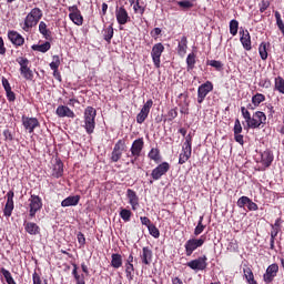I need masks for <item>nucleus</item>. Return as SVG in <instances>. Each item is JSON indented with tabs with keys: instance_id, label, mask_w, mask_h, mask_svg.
I'll list each match as a JSON object with an SVG mask.
<instances>
[{
	"instance_id": "1",
	"label": "nucleus",
	"mask_w": 284,
	"mask_h": 284,
	"mask_svg": "<svg viewBox=\"0 0 284 284\" xmlns=\"http://www.w3.org/2000/svg\"><path fill=\"white\" fill-rule=\"evenodd\" d=\"M83 119V128L87 134H94V129L97 128V109L87 106Z\"/></svg>"
},
{
	"instance_id": "2",
	"label": "nucleus",
	"mask_w": 284,
	"mask_h": 284,
	"mask_svg": "<svg viewBox=\"0 0 284 284\" xmlns=\"http://www.w3.org/2000/svg\"><path fill=\"white\" fill-rule=\"evenodd\" d=\"M41 17H43V11L39 8H33L26 17L22 30L24 32H30V30L41 21Z\"/></svg>"
},
{
	"instance_id": "3",
	"label": "nucleus",
	"mask_w": 284,
	"mask_h": 284,
	"mask_svg": "<svg viewBox=\"0 0 284 284\" xmlns=\"http://www.w3.org/2000/svg\"><path fill=\"white\" fill-rule=\"evenodd\" d=\"M205 241H207V235L203 234L199 239L191 237L184 243V252L185 256H192L199 247H203L205 245Z\"/></svg>"
},
{
	"instance_id": "4",
	"label": "nucleus",
	"mask_w": 284,
	"mask_h": 284,
	"mask_svg": "<svg viewBox=\"0 0 284 284\" xmlns=\"http://www.w3.org/2000/svg\"><path fill=\"white\" fill-rule=\"evenodd\" d=\"M143 148H145V141L143 140V138H139L133 141V143L130 148L131 154L126 155L128 159H131L130 163L132 165H134V163H136V161H139L142 152H143Z\"/></svg>"
},
{
	"instance_id": "5",
	"label": "nucleus",
	"mask_w": 284,
	"mask_h": 284,
	"mask_svg": "<svg viewBox=\"0 0 284 284\" xmlns=\"http://www.w3.org/2000/svg\"><path fill=\"white\" fill-rule=\"evenodd\" d=\"M192 158V135L185 136V141L182 145V151L179 155V165H184Z\"/></svg>"
},
{
	"instance_id": "6",
	"label": "nucleus",
	"mask_w": 284,
	"mask_h": 284,
	"mask_svg": "<svg viewBox=\"0 0 284 284\" xmlns=\"http://www.w3.org/2000/svg\"><path fill=\"white\" fill-rule=\"evenodd\" d=\"M170 172V163L162 162L151 172L152 180L149 181V185H153L154 181H161Z\"/></svg>"
},
{
	"instance_id": "7",
	"label": "nucleus",
	"mask_w": 284,
	"mask_h": 284,
	"mask_svg": "<svg viewBox=\"0 0 284 284\" xmlns=\"http://www.w3.org/2000/svg\"><path fill=\"white\" fill-rule=\"evenodd\" d=\"M29 216L30 219H34L37 216V212H41L43 207V200L41 196L32 194L29 197Z\"/></svg>"
},
{
	"instance_id": "8",
	"label": "nucleus",
	"mask_w": 284,
	"mask_h": 284,
	"mask_svg": "<svg viewBox=\"0 0 284 284\" xmlns=\"http://www.w3.org/2000/svg\"><path fill=\"white\" fill-rule=\"evenodd\" d=\"M267 123V115L263 111H256L253 113L247 128L251 130H256L257 128H263Z\"/></svg>"
},
{
	"instance_id": "9",
	"label": "nucleus",
	"mask_w": 284,
	"mask_h": 284,
	"mask_svg": "<svg viewBox=\"0 0 284 284\" xmlns=\"http://www.w3.org/2000/svg\"><path fill=\"white\" fill-rule=\"evenodd\" d=\"M214 90V83L206 81L197 88V103L201 105L205 101L207 94Z\"/></svg>"
},
{
	"instance_id": "10",
	"label": "nucleus",
	"mask_w": 284,
	"mask_h": 284,
	"mask_svg": "<svg viewBox=\"0 0 284 284\" xmlns=\"http://www.w3.org/2000/svg\"><path fill=\"white\" fill-rule=\"evenodd\" d=\"M187 267L190 270L203 272L204 270H207V255H202L195 260H192L186 263Z\"/></svg>"
},
{
	"instance_id": "11",
	"label": "nucleus",
	"mask_w": 284,
	"mask_h": 284,
	"mask_svg": "<svg viewBox=\"0 0 284 284\" xmlns=\"http://www.w3.org/2000/svg\"><path fill=\"white\" fill-rule=\"evenodd\" d=\"M260 163L262 165L260 171L265 172L267 168H271L272 163H274V152L270 149H266L264 152H262Z\"/></svg>"
},
{
	"instance_id": "12",
	"label": "nucleus",
	"mask_w": 284,
	"mask_h": 284,
	"mask_svg": "<svg viewBox=\"0 0 284 284\" xmlns=\"http://www.w3.org/2000/svg\"><path fill=\"white\" fill-rule=\"evenodd\" d=\"M154 105V101L152 99L148 100L144 105L142 106L141 111L136 115V123L140 125L145 123V119L150 115V110H152V106Z\"/></svg>"
},
{
	"instance_id": "13",
	"label": "nucleus",
	"mask_w": 284,
	"mask_h": 284,
	"mask_svg": "<svg viewBox=\"0 0 284 284\" xmlns=\"http://www.w3.org/2000/svg\"><path fill=\"white\" fill-rule=\"evenodd\" d=\"M164 50H165V47L161 42L155 43L153 45L152 51H151V57H152V60H153V63H154L155 68H160V65H161V54H163Z\"/></svg>"
},
{
	"instance_id": "14",
	"label": "nucleus",
	"mask_w": 284,
	"mask_h": 284,
	"mask_svg": "<svg viewBox=\"0 0 284 284\" xmlns=\"http://www.w3.org/2000/svg\"><path fill=\"white\" fill-rule=\"evenodd\" d=\"M278 276V264L273 263L267 266L265 274L263 275V281L266 284L273 283L274 278Z\"/></svg>"
},
{
	"instance_id": "15",
	"label": "nucleus",
	"mask_w": 284,
	"mask_h": 284,
	"mask_svg": "<svg viewBox=\"0 0 284 284\" xmlns=\"http://www.w3.org/2000/svg\"><path fill=\"white\" fill-rule=\"evenodd\" d=\"M69 10V19H71L72 23L75 26H83V16L81 14V10H79V7L77 4L71 6L68 8Z\"/></svg>"
},
{
	"instance_id": "16",
	"label": "nucleus",
	"mask_w": 284,
	"mask_h": 284,
	"mask_svg": "<svg viewBox=\"0 0 284 284\" xmlns=\"http://www.w3.org/2000/svg\"><path fill=\"white\" fill-rule=\"evenodd\" d=\"M6 197L7 202L3 209V215L7 216V219H10V216H12V212L14 211V191H9Z\"/></svg>"
},
{
	"instance_id": "17",
	"label": "nucleus",
	"mask_w": 284,
	"mask_h": 284,
	"mask_svg": "<svg viewBox=\"0 0 284 284\" xmlns=\"http://www.w3.org/2000/svg\"><path fill=\"white\" fill-rule=\"evenodd\" d=\"M22 125L24 128V130H27L29 132V134H32V132H34V130H37V128H39L41 125V123H39V119L37 118H28L26 115L22 116Z\"/></svg>"
},
{
	"instance_id": "18",
	"label": "nucleus",
	"mask_w": 284,
	"mask_h": 284,
	"mask_svg": "<svg viewBox=\"0 0 284 284\" xmlns=\"http://www.w3.org/2000/svg\"><path fill=\"white\" fill-rule=\"evenodd\" d=\"M115 18L119 26H125V23H130L131 21L130 13H128V10L124 7L115 9Z\"/></svg>"
},
{
	"instance_id": "19",
	"label": "nucleus",
	"mask_w": 284,
	"mask_h": 284,
	"mask_svg": "<svg viewBox=\"0 0 284 284\" xmlns=\"http://www.w3.org/2000/svg\"><path fill=\"white\" fill-rule=\"evenodd\" d=\"M153 256L154 253L152 252V248H150V246H144L140 253L142 265H152Z\"/></svg>"
},
{
	"instance_id": "20",
	"label": "nucleus",
	"mask_w": 284,
	"mask_h": 284,
	"mask_svg": "<svg viewBox=\"0 0 284 284\" xmlns=\"http://www.w3.org/2000/svg\"><path fill=\"white\" fill-rule=\"evenodd\" d=\"M126 199H129V204L131 205L133 212H136V210H139V195H136V192L132 189H128Z\"/></svg>"
},
{
	"instance_id": "21",
	"label": "nucleus",
	"mask_w": 284,
	"mask_h": 284,
	"mask_svg": "<svg viewBox=\"0 0 284 284\" xmlns=\"http://www.w3.org/2000/svg\"><path fill=\"white\" fill-rule=\"evenodd\" d=\"M55 114L60 118V119H65V116L68 119H74V116H77L74 114V111H72L70 108L65 106V105H59L55 110Z\"/></svg>"
},
{
	"instance_id": "22",
	"label": "nucleus",
	"mask_w": 284,
	"mask_h": 284,
	"mask_svg": "<svg viewBox=\"0 0 284 284\" xmlns=\"http://www.w3.org/2000/svg\"><path fill=\"white\" fill-rule=\"evenodd\" d=\"M241 38L240 41L244 48V50H252V37L250 36V31L242 30L240 31Z\"/></svg>"
},
{
	"instance_id": "23",
	"label": "nucleus",
	"mask_w": 284,
	"mask_h": 284,
	"mask_svg": "<svg viewBox=\"0 0 284 284\" xmlns=\"http://www.w3.org/2000/svg\"><path fill=\"white\" fill-rule=\"evenodd\" d=\"M8 39L9 41H11L13 45H17V47L23 45V43H26V39L23 38V36H21L17 31H9Z\"/></svg>"
},
{
	"instance_id": "24",
	"label": "nucleus",
	"mask_w": 284,
	"mask_h": 284,
	"mask_svg": "<svg viewBox=\"0 0 284 284\" xmlns=\"http://www.w3.org/2000/svg\"><path fill=\"white\" fill-rule=\"evenodd\" d=\"M81 201V195H70L61 202V207H74Z\"/></svg>"
},
{
	"instance_id": "25",
	"label": "nucleus",
	"mask_w": 284,
	"mask_h": 284,
	"mask_svg": "<svg viewBox=\"0 0 284 284\" xmlns=\"http://www.w3.org/2000/svg\"><path fill=\"white\" fill-rule=\"evenodd\" d=\"M24 230L31 236H37V234H41V227L34 222H26Z\"/></svg>"
},
{
	"instance_id": "26",
	"label": "nucleus",
	"mask_w": 284,
	"mask_h": 284,
	"mask_svg": "<svg viewBox=\"0 0 284 284\" xmlns=\"http://www.w3.org/2000/svg\"><path fill=\"white\" fill-rule=\"evenodd\" d=\"M111 267H114V270L123 267V256H121V254L113 253L111 255Z\"/></svg>"
},
{
	"instance_id": "27",
	"label": "nucleus",
	"mask_w": 284,
	"mask_h": 284,
	"mask_svg": "<svg viewBox=\"0 0 284 284\" xmlns=\"http://www.w3.org/2000/svg\"><path fill=\"white\" fill-rule=\"evenodd\" d=\"M61 176H63V162H61V160H57L53 165L52 178L61 179Z\"/></svg>"
},
{
	"instance_id": "28",
	"label": "nucleus",
	"mask_w": 284,
	"mask_h": 284,
	"mask_svg": "<svg viewBox=\"0 0 284 284\" xmlns=\"http://www.w3.org/2000/svg\"><path fill=\"white\" fill-rule=\"evenodd\" d=\"M39 32L40 34H42V37L47 39V41H50V39H52V31L48 29V24H45V22L43 21L39 23Z\"/></svg>"
},
{
	"instance_id": "29",
	"label": "nucleus",
	"mask_w": 284,
	"mask_h": 284,
	"mask_svg": "<svg viewBox=\"0 0 284 284\" xmlns=\"http://www.w3.org/2000/svg\"><path fill=\"white\" fill-rule=\"evenodd\" d=\"M130 6H133V12L135 14H145V7L141 6L139 0H129Z\"/></svg>"
},
{
	"instance_id": "30",
	"label": "nucleus",
	"mask_w": 284,
	"mask_h": 284,
	"mask_svg": "<svg viewBox=\"0 0 284 284\" xmlns=\"http://www.w3.org/2000/svg\"><path fill=\"white\" fill-rule=\"evenodd\" d=\"M17 63L20 65L21 72H30V60L24 57L17 58Z\"/></svg>"
},
{
	"instance_id": "31",
	"label": "nucleus",
	"mask_w": 284,
	"mask_h": 284,
	"mask_svg": "<svg viewBox=\"0 0 284 284\" xmlns=\"http://www.w3.org/2000/svg\"><path fill=\"white\" fill-rule=\"evenodd\" d=\"M185 52H187V37H182L178 44V54L185 57Z\"/></svg>"
},
{
	"instance_id": "32",
	"label": "nucleus",
	"mask_w": 284,
	"mask_h": 284,
	"mask_svg": "<svg viewBox=\"0 0 284 284\" xmlns=\"http://www.w3.org/2000/svg\"><path fill=\"white\" fill-rule=\"evenodd\" d=\"M50 48H52V45L50 44L49 41L42 43V44H33L31 47V50H33L34 52H42L45 53L48 52V50H50Z\"/></svg>"
},
{
	"instance_id": "33",
	"label": "nucleus",
	"mask_w": 284,
	"mask_h": 284,
	"mask_svg": "<svg viewBox=\"0 0 284 284\" xmlns=\"http://www.w3.org/2000/svg\"><path fill=\"white\" fill-rule=\"evenodd\" d=\"M125 267V276L129 283H132L134 281V264H124Z\"/></svg>"
},
{
	"instance_id": "34",
	"label": "nucleus",
	"mask_w": 284,
	"mask_h": 284,
	"mask_svg": "<svg viewBox=\"0 0 284 284\" xmlns=\"http://www.w3.org/2000/svg\"><path fill=\"white\" fill-rule=\"evenodd\" d=\"M205 224H203V215L200 216L197 225L194 229V236H201V234H203V232H205Z\"/></svg>"
},
{
	"instance_id": "35",
	"label": "nucleus",
	"mask_w": 284,
	"mask_h": 284,
	"mask_svg": "<svg viewBox=\"0 0 284 284\" xmlns=\"http://www.w3.org/2000/svg\"><path fill=\"white\" fill-rule=\"evenodd\" d=\"M267 48H270V43L262 42L260 44L258 52L262 61L267 59Z\"/></svg>"
},
{
	"instance_id": "36",
	"label": "nucleus",
	"mask_w": 284,
	"mask_h": 284,
	"mask_svg": "<svg viewBox=\"0 0 284 284\" xmlns=\"http://www.w3.org/2000/svg\"><path fill=\"white\" fill-rule=\"evenodd\" d=\"M148 156L151 161H155L156 163L161 161V151L159 149L153 148L150 150Z\"/></svg>"
},
{
	"instance_id": "37",
	"label": "nucleus",
	"mask_w": 284,
	"mask_h": 284,
	"mask_svg": "<svg viewBox=\"0 0 284 284\" xmlns=\"http://www.w3.org/2000/svg\"><path fill=\"white\" fill-rule=\"evenodd\" d=\"M113 150L118 152H125L128 150V144L125 143V138L118 140L114 144Z\"/></svg>"
},
{
	"instance_id": "38",
	"label": "nucleus",
	"mask_w": 284,
	"mask_h": 284,
	"mask_svg": "<svg viewBox=\"0 0 284 284\" xmlns=\"http://www.w3.org/2000/svg\"><path fill=\"white\" fill-rule=\"evenodd\" d=\"M120 219H122V221H124V223H130V220L132 219V211H130L128 209H121Z\"/></svg>"
},
{
	"instance_id": "39",
	"label": "nucleus",
	"mask_w": 284,
	"mask_h": 284,
	"mask_svg": "<svg viewBox=\"0 0 284 284\" xmlns=\"http://www.w3.org/2000/svg\"><path fill=\"white\" fill-rule=\"evenodd\" d=\"M263 101H265V95L263 93H256L252 97V103L254 108H258Z\"/></svg>"
},
{
	"instance_id": "40",
	"label": "nucleus",
	"mask_w": 284,
	"mask_h": 284,
	"mask_svg": "<svg viewBox=\"0 0 284 284\" xmlns=\"http://www.w3.org/2000/svg\"><path fill=\"white\" fill-rule=\"evenodd\" d=\"M0 273L2 274V276L6 278L8 284H17V282L14 281V278L12 277V273H10V271L6 270V268H1Z\"/></svg>"
},
{
	"instance_id": "41",
	"label": "nucleus",
	"mask_w": 284,
	"mask_h": 284,
	"mask_svg": "<svg viewBox=\"0 0 284 284\" xmlns=\"http://www.w3.org/2000/svg\"><path fill=\"white\" fill-rule=\"evenodd\" d=\"M229 28L230 34H232V37H236V34H239V22L236 19L230 21Z\"/></svg>"
},
{
	"instance_id": "42",
	"label": "nucleus",
	"mask_w": 284,
	"mask_h": 284,
	"mask_svg": "<svg viewBox=\"0 0 284 284\" xmlns=\"http://www.w3.org/2000/svg\"><path fill=\"white\" fill-rule=\"evenodd\" d=\"M196 63V54L194 52L189 53L186 58L187 70H194Z\"/></svg>"
},
{
	"instance_id": "43",
	"label": "nucleus",
	"mask_w": 284,
	"mask_h": 284,
	"mask_svg": "<svg viewBox=\"0 0 284 284\" xmlns=\"http://www.w3.org/2000/svg\"><path fill=\"white\" fill-rule=\"evenodd\" d=\"M104 37V41H106L108 43H110V41H112V37H114V28H112V26H109L103 33Z\"/></svg>"
},
{
	"instance_id": "44",
	"label": "nucleus",
	"mask_w": 284,
	"mask_h": 284,
	"mask_svg": "<svg viewBox=\"0 0 284 284\" xmlns=\"http://www.w3.org/2000/svg\"><path fill=\"white\" fill-rule=\"evenodd\" d=\"M207 65H211V68H214L217 72H221L223 70V62L219 60H209Z\"/></svg>"
},
{
	"instance_id": "45",
	"label": "nucleus",
	"mask_w": 284,
	"mask_h": 284,
	"mask_svg": "<svg viewBox=\"0 0 284 284\" xmlns=\"http://www.w3.org/2000/svg\"><path fill=\"white\" fill-rule=\"evenodd\" d=\"M275 89L281 93L284 94V79L281 77L275 78Z\"/></svg>"
},
{
	"instance_id": "46",
	"label": "nucleus",
	"mask_w": 284,
	"mask_h": 284,
	"mask_svg": "<svg viewBox=\"0 0 284 284\" xmlns=\"http://www.w3.org/2000/svg\"><path fill=\"white\" fill-rule=\"evenodd\" d=\"M121 156H123V152L113 149V151L111 152V162L119 163V161H121Z\"/></svg>"
},
{
	"instance_id": "47",
	"label": "nucleus",
	"mask_w": 284,
	"mask_h": 284,
	"mask_svg": "<svg viewBox=\"0 0 284 284\" xmlns=\"http://www.w3.org/2000/svg\"><path fill=\"white\" fill-rule=\"evenodd\" d=\"M59 65H61V60L59 59V55H53V60L50 63L51 70H53V72H58Z\"/></svg>"
},
{
	"instance_id": "48",
	"label": "nucleus",
	"mask_w": 284,
	"mask_h": 284,
	"mask_svg": "<svg viewBox=\"0 0 284 284\" xmlns=\"http://www.w3.org/2000/svg\"><path fill=\"white\" fill-rule=\"evenodd\" d=\"M241 113L243 119H245L246 125H248L250 121H252V114L245 106H241Z\"/></svg>"
},
{
	"instance_id": "49",
	"label": "nucleus",
	"mask_w": 284,
	"mask_h": 284,
	"mask_svg": "<svg viewBox=\"0 0 284 284\" xmlns=\"http://www.w3.org/2000/svg\"><path fill=\"white\" fill-rule=\"evenodd\" d=\"M148 230H149V234H151L153 239H159V236H161V232L159 231L156 225L152 224L148 227Z\"/></svg>"
},
{
	"instance_id": "50",
	"label": "nucleus",
	"mask_w": 284,
	"mask_h": 284,
	"mask_svg": "<svg viewBox=\"0 0 284 284\" xmlns=\"http://www.w3.org/2000/svg\"><path fill=\"white\" fill-rule=\"evenodd\" d=\"M32 283L33 284H48V281L41 280V275H39V273H37V271H34L32 274Z\"/></svg>"
},
{
	"instance_id": "51",
	"label": "nucleus",
	"mask_w": 284,
	"mask_h": 284,
	"mask_svg": "<svg viewBox=\"0 0 284 284\" xmlns=\"http://www.w3.org/2000/svg\"><path fill=\"white\" fill-rule=\"evenodd\" d=\"M72 266H73L72 276L73 278H75V282L83 280V275L79 274V266L77 265V263H72Z\"/></svg>"
},
{
	"instance_id": "52",
	"label": "nucleus",
	"mask_w": 284,
	"mask_h": 284,
	"mask_svg": "<svg viewBox=\"0 0 284 284\" xmlns=\"http://www.w3.org/2000/svg\"><path fill=\"white\" fill-rule=\"evenodd\" d=\"M275 19H276V26H277L278 30H281V32H283L284 23H283V19L281 18V12L275 11Z\"/></svg>"
},
{
	"instance_id": "53",
	"label": "nucleus",
	"mask_w": 284,
	"mask_h": 284,
	"mask_svg": "<svg viewBox=\"0 0 284 284\" xmlns=\"http://www.w3.org/2000/svg\"><path fill=\"white\" fill-rule=\"evenodd\" d=\"M178 6L183 8L184 10H190V8H194V4L190 0L178 1Z\"/></svg>"
},
{
	"instance_id": "54",
	"label": "nucleus",
	"mask_w": 284,
	"mask_h": 284,
	"mask_svg": "<svg viewBox=\"0 0 284 284\" xmlns=\"http://www.w3.org/2000/svg\"><path fill=\"white\" fill-rule=\"evenodd\" d=\"M3 136H4V141L12 143V141H14V134H12V131H10V129H6L2 132Z\"/></svg>"
},
{
	"instance_id": "55",
	"label": "nucleus",
	"mask_w": 284,
	"mask_h": 284,
	"mask_svg": "<svg viewBox=\"0 0 284 284\" xmlns=\"http://www.w3.org/2000/svg\"><path fill=\"white\" fill-rule=\"evenodd\" d=\"M247 203H250V197L248 196H241L239 200H237V207H245V205H247Z\"/></svg>"
},
{
	"instance_id": "56",
	"label": "nucleus",
	"mask_w": 284,
	"mask_h": 284,
	"mask_svg": "<svg viewBox=\"0 0 284 284\" xmlns=\"http://www.w3.org/2000/svg\"><path fill=\"white\" fill-rule=\"evenodd\" d=\"M234 134H241L243 132V126L241 125V120L236 119L233 128Z\"/></svg>"
},
{
	"instance_id": "57",
	"label": "nucleus",
	"mask_w": 284,
	"mask_h": 284,
	"mask_svg": "<svg viewBox=\"0 0 284 284\" xmlns=\"http://www.w3.org/2000/svg\"><path fill=\"white\" fill-rule=\"evenodd\" d=\"M246 207L250 212H256V210H258V204L254 203L252 199H250Z\"/></svg>"
},
{
	"instance_id": "58",
	"label": "nucleus",
	"mask_w": 284,
	"mask_h": 284,
	"mask_svg": "<svg viewBox=\"0 0 284 284\" xmlns=\"http://www.w3.org/2000/svg\"><path fill=\"white\" fill-rule=\"evenodd\" d=\"M20 77H21V79H26V81L34 80V73H32V72H21Z\"/></svg>"
},
{
	"instance_id": "59",
	"label": "nucleus",
	"mask_w": 284,
	"mask_h": 284,
	"mask_svg": "<svg viewBox=\"0 0 284 284\" xmlns=\"http://www.w3.org/2000/svg\"><path fill=\"white\" fill-rule=\"evenodd\" d=\"M78 239V243L80 245V247H84L85 246V235L82 232H79L77 235Z\"/></svg>"
},
{
	"instance_id": "60",
	"label": "nucleus",
	"mask_w": 284,
	"mask_h": 284,
	"mask_svg": "<svg viewBox=\"0 0 284 284\" xmlns=\"http://www.w3.org/2000/svg\"><path fill=\"white\" fill-rule=\"evenodd\" d=\"M243 274L246 280L254 276V272H252V268L247 265H245V267L243 268Z\"/></svg>"
},
{
	"instance_id": "61",
	"label": "nucleus",
	"mask_w": 284,
	"mask_h": 284,
	"mask_svg": "<svg viewBox=\"0 0 284 284\" xmlns=\"http://www.w3.org/2000/svg\"><path fill=\"white\" fill-rule=\"evenodd\" d=\"M168 116H169L170 121H174V119H176V116H179V111L176 110V108L171 109L168 112Z\"/></svg>"
},
{
	"instance_id": "62",
	"label": "nucleus",
	"mask_w": 284,
	"mask_h": 284,
	"mask_svg": "<svg viewBox=\"0 0 284 284\" xmlns=\"http://www.w3.org/2000/svg\"><path fill=\"white\" fill-rule=\"evenodd\" d=\"M7 93V99L10 103L17 101V95L14 94V92L12 91V89H10L9 91H6Z\"/></svg>"
},
{
	"instance_id": "63",
	"label": "nucleus",
	"mask_w": 284,
	"mask_h": 284,
	"mask_svg": "<svg viewBox=\"0 0 284 284\" xmlns=\"http://www.w3.org/2000/svg\"><path fill=\"white\" fill-rule=\"evenodd\" d=\"M140 221L142 225H145L148 229L150 227V225H152V221L148 216H141Z\"/></svg>"
},
{
	"instance_id": "64",
	"label": "nucleus",
	"mask_w": 284,
	"mask_h": 284,
	"mask_svg": "<svg viewBox=\"0 0 284 284\" xmlns=\"http://www.w3.org/2000/svg\"><path fill=\"white\" fill-rule=\"evenodd\" d=\"M234 139L236 143H240V145H243L245 143V140H243V134L241 133L234 134Z\"/></svg>"
}]
</instances>
